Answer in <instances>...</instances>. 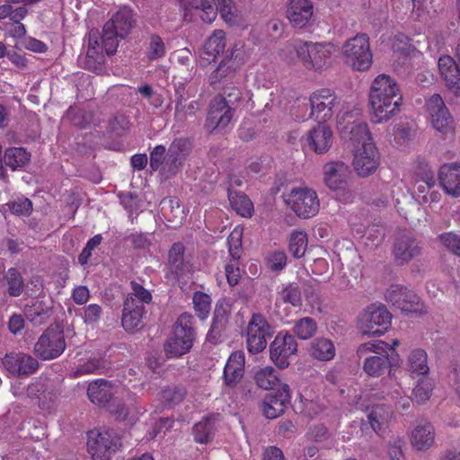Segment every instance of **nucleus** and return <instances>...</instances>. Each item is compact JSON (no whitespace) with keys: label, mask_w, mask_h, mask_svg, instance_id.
Masks as SVG:
<instances>
[{"label":"nucleus","mask_w":460,"mask_h":460,"mask_svg":"<svg viewBox=\"0 0 460 460\" xmlns=\"http://www.w3.org/2000/svg\"><path fill=\"white\" fill-rule=\"evenodd\" d=\"M119 36L115 31L106 30V27L103 26L101 42L107 55H113L116 52L119 45Z\"/></svg>","instance_id":"obj_56"},{"label":"nucleus","mask_w":460,"mask_h":460,"mask_svg":"<svg viewBox=\"0 0 460 460\" xmlns=\"http://www.w3.org/2000/svg\"><path fill=\"white\" fill-rule=\"evenodd\" d=\"M186 395V391L181 386H169L163 389L160 393V399L166 405L172 406L181 402Z\"/></svg>","instance_id":"obj_52"},{"label":"nucleus","mask_w":460,"mask_h":460,"mask_svg":"<svg viewBox=\"0 0 460 460\" xmlns=\"http://www.w3.org/2000/svg\"><path fill=\"white\" fill-rule=\"evenodd\" d=\"M216 418H204L193 427L195 441L207 444L213 439L216 431Z\"/></svg>","instance_id":"obj_40"},{"label":"nucleus","mask_w":460,"mask_h":460,"mask_svg":"<svg viewBox=\"0 0 460 460\" xmlns=\"http://www.w3.org/2000/svg\"><path fill=\"white\" fill-rule=\"evenodd\" d=\"M392 314L384 305L372 304L359 315L358 326L363 334L383 335L391 326Z\"/></svg>","instance_id":"obj_10"},{"label":"nucleus","mask_w":460,"mask_h":460,"mask_svg":"<svg viewBox=\"0 0 460 460\" xmlns=\"http://www.w3.org/2000/svg\"><path fill=\"white\" fill-rule=\"evenodd\" d=\"M64 332L58 327H49L34 346L35 354L43 360L58 358L66 349Z\"/></svg>","instance_id":"obj_11"},{"label":"nucleus","mask_w":460,"mask_h":460,"mask_svg":"<svg viewBox=\"0 0 460 460\" xmlns=\"http://www.w3.org/2000/svg\"><path fill=\"white\" fill-rule=\"evenodd\" d=\"M104 361L100 358H93L86 362L79 365L74 372V376L78 377L83 375L99 373L102 368H104Z\"/></svg>","instance_id":"obj_54"},{"label":"nucleus","mask_w":460,"mask_h":460,"mask_svg":"<svg viewBox=\"0 0 460 460\" xmlns=\"http://www.w3.org/2000/svg\"><path fill=\"white\" fill-rule=\"evenodd\" d=\"M428 111L434 128L447 135L453 130V119L439 94H433L427 102Z\"/></svg>","instance_id":"obj_19"},{"label":"nucleus","mask_w":460,"mask_h":460,"mask_svg":"<svg viewBox=\"0 0 460 460\" xmlns=\"http://www.w3.org/2000/svg\"><path fill=\"white\" fill-rule=\"evenodd\" d=\"M439 74L446 87L455 95L460 96V68L449 55H444L438 61Z\"/></svg>","instance_id":"obj_24"},{"label":"nucleus","mask_w":460,"mask_h":460,"mask_svg":"<svg viewBox=\"0 0 460 460\" xmlns=\"http://www.w3.org/2000/svg\"><path fill=\"white\" fill-rule=\"evenodd\" d=\"M190 143L183 138L175 139L170 146L168 153L174 157V159L184 163L190 152Z\"/></svg>","instance_id":"obj_55"},{"label":"nucleus","mask_w":460,"mask_h":460,"mask_svg":"<svg viewBox=\"0 0 460 460\" xmlns=\"http://www.w3.org/2000/svg\"><path fill=\"white\" fill-rule=\"evenodd\" d=\"M392 411L385 405H375L367 413L368 421L372 429L378 432L382 430L385 425L392 417Z\"/></svg>","instance_id":"obj_41"},{"label":"nucleus","mask_w":460,"mask_h":460,"mask_svg":"<svg viewBox=\"0 0 460 460\" xmlns=\"http://www.w3.org/2000/svg\"><path fill=\"white\" fill-rule=\"evenodd\" d=\"M193 321V316L188 313H183L178 317L172 333L164 344L168 357L178 358L190 349L195 337Z\"/></svg>","instance_id":"obj_7"},{"label":"nucleus","mask_w":460,"mask_h":460,"mask_svg":"<svg viewBox=\"0 0 460 460\" xmlns=\"http://www.w3.org/2000/svg\"><path fill=\"white\" fill-rule=\"evenodd\" d=\"M402 99L401 89L394 78L385 74L377 75L369 93L374 122L387 121L395 115L400 110Z\"/></svg>","instance_id":"obj_1"},{"label":"nucleus","mask_w":460,"mask_h":460,"mask_svg":"<svg viewBox=\"0 0 460 460\" xmlns=\"http://www.w3.org/2000/svg\"><path fill=\"white\" fill-rule=\"evenodd\" d=\"M185 248L182 243H174L169 251V266L174 274L181 276L189 270V261L184 257Z\"/></svg>","instance_id":"obj_38"},{"label":"nucleus","mask_w":460,"mask_h":460,"mask_svg":"<svg viewBox=\"0 0 460 460\" xmlns=\"http://www.w3.org/2000/svg\"><path fill=\"white\" fill-rule=\"evenodd\" d=\"M4 368L13 376H28L35 373L39 362L32 356L22 352H11L2 358Z\"/></svg>","instance_id":"obj_18"},{"label":"nucleus","mask_w":460,"mask_h":460,"mask_svg":"<svg viewBox=\"0 0 460 460\" xmlns=\"http://www.w3.org/2000/svg\"><path fill=\"white\" fill-rule=\"evenodd\" d=\"M431 391V384L428 380L422 379L412 390L413 400L418 403H423L429 399Z\"/></svg>","instance_id":"obj_60"},{"label":"nucleus","mask_w":460,"mask_h":460,"mask_svg":"<svg viewBox=\"0 0 460 460\" xmlns=\"http://www.w3.org/2000/svg\"><path fill=\"white\" fill-rule=\"evenodd\" d=\"M7 206L13 214L18 216H28L32 210V203L26 198L9 202Z\"/></svg>","instance_id":"obj_62"},{"label":"nucleus","mask_w":460,"mask_h":460,"mask_svg":"<svg viewBox=\"0 0 460 460\" xmlns=\"http://www.w3.org/2000/svg\"><path fill=\"white\" fill-rule=\"evenodd\" d=\"M24 314L34 325H40L49 317V306L42 300H32L25 305Z\"/></svg>","instance_id":"obj_37"},{"label":"nucleus","mask_w":460,"mask_h":460,"mask_svg":"<svg viewBox=\"0 0 460 460\" xmlns=\"http://www.w3.org/2000/svg\"><path fill=\"white\" fill-rule=\"evenodd\" d=\"M242 235L243 230L235 227L227 238L229 255L234 260H239L241 257Z\"/></svg>","instance_id":"obj_53"},{"label":"nucleus","mask_w":460,"mask_h":460,"mask_svg":"<svg viewBox=\"0 0 460 460\" xmlns=\"http://www.w3.org/2000/svg\"><path fill=\"white\" fill-rule=\"evenodd\" d=\"M389 344L381 340L360 344L357 356L362 360L363 371L369 376L379 377L390 371L393 360L388 353Z\"/></svg>","instance_id":"obj_3"},{"label":"nucleus","mask_w":460,"mask_h":460,"mask_svg":"<svg viewBox=\"0 0 460 460\" xmlns=\"http://www.w3.org/2000/svg\"><path fill=\"white\" fill-rule=\"evenodd\" d=\"M256 385L265 390L274 389L279 383L276 370L272 367H265L257 369L254 373Z\"/></svg>","instance_id":"obj_43"},{"label":"nucleus","mask_w":460,"mask_h":460,"mask_svg":"<svg viewBox=\"0 0 460 460\" xmlns=\"http://www.w3.org/2000/svg\"><path fill=\"white\" fill-rule=\"evenodd\" d=\"M313 16V4L309 0H289L287 17L295 28H304Z\"/></svg>","instance_id":"obj_26"},{"label":"nucleus","mask_w":460,"mask_h":460,"mask_svg":"<svg viewBox=\"0 0 460 460\" xmlns=\"http://www.w3.org/2000/svg\"><path fill=\"white\" fill-rule=\"evenodd\" d=\"M438 179L444 190L453 196H460V164H445L440 167Z\"/></svg>","instance_id":"obj_29"},{"label":"nucleus","mask_w":460,"mask_h":460,"mask_svg":"<svg viewBox=\"0 0 460 460\" xmlns=\"http://www.w3.org/2000/svg\"><path fill=\"white\" fill-rule=\"evenodd\" d=\"M288 203L291 209L303 218L315 216L320 207L316 192L306 187L292 190L288 195Z\"/></svg>","instance_id":"obj_12"},{"label":"nucleus","mask_w":460,"mask_h":460,"mask_svg":"<svg viewBox=\"0 0 460 460\" xmlns=\"http://www.w3.org/2000/svg\"><path fill=\"white\" fill-rule=\"evenodd\" d=\"M146 314V309L133 305L132 301L124 302L121 323L127 332L138 330L143 325V319Z\"/></svg>","instance_id":"obj_33"},{"label":"nucleus","mask_w":460,"mask_h":460,"mask_svg":"<svg viewBox=\"0 0 460 460\" xmlns=\"http://www.w3.org/2000/svg\"><path fill=\"white\" fill-rule=\"evenodd\" d=\"M114 394L111 382L104 379L91 383L87 389V395L91 402L105 408L112 402Z\"/></svg>","instance_id":"obj_31"},{"label":"nucleus","mask_w":460,"mask_h":460,"mask_svg":"<svg viewBox=\"0 0 460 460\" xmlns=\"http://www.w3.org/2000/svg\"><path fill=\"white\" fill-rule=\"evenodd\" d=\"M245 357L241 350L233 352L224 368V382L228 387H234L244 374Z\"/></svg>","instance_id":"obj_28"},{"label":"nucleus","mask_w":460,"mask_h":460,"mask_svg":"<svg viewBox=\"0 0 460 460\" xmlns=\"http://www.w3.org/2000/svg\"><path fill=\"white\" fill-rule=\"evenodd\" d=\"M438 240L447 250L460 256V235L445 233L438 236Z\"/></svg>","instance_id":"obj_61"},{"label":"nucleus","mask_w":460,"mask_h":460,"mask_svg":"<svg viewBox=\"0 0 460 460\" xmlns=\"http://www.w3.org/2000/svg\"><path fill=\"white\" fill-rule=\"evenodd\" d=\"M119 447V438L107 430L88 433L87 447L93 460H109Z\"/></svg>","instance_id":"obj_14"},{"label":"nucleus","mask_w":460,"mask_h":460,"mask_svg":"<svg viewBox=\"0 0 460 460\" xmlns=\"http://www.w3.org/2000/svg\"><path fill=\"white\" fill-rule=\"evenodd\" d=\"M350 171L342 162L329 163L324 166V181L333 190L344 191Z\"/></svg>","instance_id":"obj_25"},{"label":"nucleus","mask_w":460,"mask_h":460,"mask_svg":"<svg viewBox=\"0 0 460 460\" xmlns=\"http://www.w3.org/2000/svg\"><path fill=\"white\" fill-rule=\"evenodd\" d=\"M104 60L105 57L102 50L87 49L84 60V67L95 74H102L104 71Z\"/></svg>","instance_id":"obj_49"},{"label":"nucleus","mask_w":460,"mask_h":460,"mask_svg":"<svg viewBox=\"0 0 460 460\" xmlns=\"http://www.w3.org/2000/svg\"><path fill=\"white\" fill-rule=\"evenodd\" d=\"M291 52L296 53V57L301 62L303 66L308 70L322 72L332 65L333 54L336 52V47L328 41H311L296 40L286 44L281 50L283 59L291 62L293 58L289 56Z\"/></svg>","instance_id":"obj_2"},{"label":"nucleus","mask_w":460,"mask_h":460,"mask_svg":"<svg viewBox=\"0 0 460 460\" xmlns=\"http://www.w3.org/2000/svg\"><path fill=\"white\" fill-rule=\"evenodd\" d=\"M380 164L378 151L373 142L358 146L355 150L353 166L361 177H367L376 171Z\"/></svg>","instance_id":"obj_17"},{"label":"nucleus","mask_w":460,"mask_h":460,"mask_svg":"<svg viewBox=\"0 0 460 460\" xmlns=\"http://www.w3.org/2000/svg\"><path fill=\"white\" fill-rule=\"evenodd\" d=\"M291 398L290 389L287 384L279 385L275 394L267 395L263 400V412L268 419L281 415Z\"/></svg>","instance_id":"obj_22"},{"label":"nucleus","mask_w":460,"mask_h":460,"mask_svg":"<svg viewBox=\"0 0 460 460\" xmlns=\"http://www.w3.org/2000/svg\"><path fill=\"white\" fill-rule=\"evenodd\" d=\"M175 89V111L174 119L177 121L183 122L188 116H194L201 108L199 101H191L188 102L190 97L189 90H187L181 82L174 84Z\"/></svg>","instance_id":"obj_23"},{"label":"nucleus","mask_w":460,"mask_h":460,"mask_svg":"<svg viewBox=\"0 0 460 460\" xmlns=\"http://www.w3.org/2000/svg\"><path fill=\"white\" fill-rule=\"evenodd\" d=\"M226 323L227 312L223 308V306L217 305L211 328L207 336L208 340L213 343H217L222 332L225 330Z\"/></svg>","instance_id":"obj_42"},{"label":"nucleus","mask_w":460,"mask_h":460,"mask_svg":"<svg viewBox=\"0 0 460 460\" xmlns=\"http://www.w3.org/2000/svg\"><path fill=\"white\" fill-rule=\"evenodd\" d=\"M193 305L198 317L206 319L211 309V298L203 292H196L193 296Z\"/></svg>","instance_id":"obj_51"},{"label":"nucleus","mask_w":460,"mask_h":460,"mask_svg":"<svg viewBox=\"0 0 460 460\" xmlns=\"http://www.w3.org/2000/svg\"><path fill=\"white\" fill-rule=\"evenodd\" d=\"M308 352L314 359L329 361L334 358L336 349L332 340L320 337L310 342Z\"/></svg>","instance_id":"obj_35"},{"label":"nucleus","mask_w":460,"mask_h":460,"mask_svg":"<svg viewBox=\"0 0 460 460\" xmlns=\"http://www.w3.org/2000/svg\"><path fill=\"white\" fill-rule=\"evenodd\" d=\"M233 115L234 109L228 106L222 95H217L209 104L205 128L210 132L216 129H223L230 123Z\"/></svg>","instance_id":"obj_16"},{"label":"nucleus","mask_w":460,"mask_h":460,"mask_svg":"<svg viewBox=\"0 0 460 460\" xmlns=\"http://www.w3.org/2000/svg\"><path fill=\"white\" fill-rule=\"evenodd\" d=\"M246 55L242 42L235 43L230 49L229 55L223 59L208 77L214 89L232 84L237 81L238 71L244 64Z\"/></svg>","instance_id":"obj_6"},{"label":"nucleus","mask_w":460,"mask_h":460,"mask_svg":"<svg viewBox=\"0 0 460 460\" xmlns=\"http://www.w3.org/2000/svg\"><path fill=\"white\" fill-rule=\"evenodd\" d=\"M165 55V46L158 35H152L148 47L149 59H157Z\"/></svg>","instance_id":"obj_63"},{"label":"nucleus","mask_w":460,"mask_h":460,"mask_svg":"<svg viewBox=\"0 0 460 460\" xmlns=\"http://www.w3.org/2000/svg\"><path fill=\"white\" fill-rule=\"evenodd\" d=\"M344 62L353 70L366 71L373 61L369 39L365 33H358L348 40L342 48Z\"/></svg>","instance_id":"obj_8"},{"label":"nucleus","mask_w":460,"mask_h":460,"mask_svg":"<svg viewBox=\"0 0 460 460\" xmlns=\"http://www.w3.org/2000/svg\"><path fill=\"white\" fill-rule=\"evenodd\" d=\"M281 299L285 303L297 306L301 304V292L297 284L289 283L280 293Z\"/></svg>","instance_id":"obj_57"},{"label":"nucleus","mask_w":460,"mask_h":460,"mask_svg":"<svg viewBox=\"0 0 460 460\" xmlns=\"http://www.w3.org/2000/svg\"><path fill=\"white\" fill-rule=\"evenodd\" d=\"M266 261L270 270L279 272L287 265V254L282 251H274L269 253Z\"/></svg>","instance_id":"obj_59"},{"label":"nucleus","mask_w":460,"mask_h":460,"mask_svg":"<svg viewBox=\"0 0 460 460\" xmlns=\"http://www.w3.org/2000/svg\"><path fill=\"white\" fill-rule=\"evenodd\" d=\"M408 367L411 374L425 375L429 372L427 354L422 349H415L411 352L408 358Z\"/></svg>","instance_id":"obj_46"},{"label":"nucleus","mask_w":460,"mask_h":460,"mask_svg":"<svg viewBox=\"0 0 460 460\" xmlns=\"http://www.w3.org/2000/svg\"><path fill=\"white\" fill-rule=\"evenodd\" d=\"M184 5L199 12L201 20L211 23L217 17V10L214 6L215 0H184ZM219 13L224 21L231 26H244L245 19L242 12L231 0H216Z\"/></svg>","instance_id":"obj_4"},{"label":"nucleus","mask_w":460,"mask_h":460,"mask_svg":"<svg viewBox=\"0 0 460 460\" xmlns=\"http://www.w3.org/2000/svg\"><path fill=\"white\" fill-rule=\"evenodd\" d=\"M226 49V33L222 30H217L206 40L203 50L202 58L208 62L214 61L216 58L224 52Z\"/></svg>","instance_id":"obj_36"},{"label":"nucleus","mask_w":460,"mask_h":460,"mask_svg":"<svg viewBox=\"0 0 460 460\" xmlns=\"http://www.w3.org/2000/svg\"><path fill=\"white\" fill-rule=\"evenodd\" d=\"M317 323L312 317H303L294 322L292 331L300 340H308L317 332Z\"/></svg>","instance_id":"obj_44"},{"label":"nucleus","mask_w":460,"mask_h":460,"mask_svg":"<svg viewBox=\"0 0 460 460\" xmlns=\"http://www.w3.org/2000/svg\"><path fill=\"white\" fill-rule=\"evenodd\" d=\"M30 158L31 155L22 147H9L4 154V163L12 171L23 167Z\"/></svg>","instance_id":"obj_39"},{"label":"nucleus","mask_w":460,"mask_h":460,"mask_svg":"<svg viewBox=\"0 0 460 460\" xmlns=\"http://www.w3.org/2000/svg\"><path fill=\"white\" fill-rule=\"evenodd\" d=\"M410 440L416 450H428L435 442L434 427L429 421H420L411 431Z\"/></svg>","instance_id":"obj_30"},{"label":"nucleus","mask_w":460,"mask_h":460,"mask_svg":"<svg viewBox=\"0 0 460 460\" xmlns=\"http://www.w3.org/2000/svg\"><path fill=\"white\" fill-rule=\"evenodd\" d=\"M297 351V342L289 333L279 332L270 345V358L279 368L289 366V358Z\"/></svg>","instance_id":"obj_15"},{"label":"nucleus","mask_w":460,"mask_h":460,"mask_svg":"<svg viewBox=\"0 0 460 460\" xmlns=\"http://www.w3.org/2000/svg\"><path fill=\"white\" fill-rule=\"evenodd\" d=\"M385 299L402 312L419 310V296L413 291L399 284H393L389 287L385 292Z\"/></svg>","instance_id":"obj_20"},{"label":"nucleus","mask_w":460,"mask_h":460,"mask_svg":"<svg viewBox=\"0 0 460 460\" xmlns=\"http://www.w3.org/2000/svg\"><path fill=\"white\" fill-rule=\"evenodd\" d=\"M361 108L354 105L343 108L338 114V128L341 137L353 145L362 146L372 142L367 124L360 119Z\"/></svg>","instance_id":"obj_5"},{"label":"nucleus","mask_w":460,"mask_h":460,"mask_svg":"<svg viewBox=\"0 0 460 460\" xmlns=\"http://www.w3.org/2000/svg\"><path fill=\"white\" fill-rule=\"evenodd\" d=\"M305 143L315 153H325L332 146V131L324 123H318L307 133Z\"/></svg>","instance_id":"obj_27"},{"label":"nucleus","mask_w":460,"mask_h":460,"mask_svg":"<svg viewBox=\"0 0 460 460\" xmlns=\"http://www.w3.org/2000/svg\"><path fill=\"white\" fill-rule=\"evenodd\" d=\"M102 315V308L98 304H90L84 308L83 319L86 324L97 323Z\"/></svg>","instance_id":"obj_64"},{"label":"nucleus","mask_w":460,"mask_h":460,"mask_svg":"<svg viewBox=\"0 0 460 460\" xmlns=\"http://www.w3.org/2000/svg\"><path fill=\"white\" fill-rule=\"evenodd\" d=\"M274 330L261 314H253L244 329L246 349L251 355L262 352Z\"/></svg>","instance_id":"obj_9"},{"label":"nucleus","mask_w":460,"mask_h":460,"mask_svg":"<svg viewBox=\"0 0 460 460\" xmlns=\"http://www.w3.org/2000/svg\"><path fill=\"white\" fill-rule=\"evenodd\" d=\"M160 211L164 217L172 224V227L181 225L185 217L183 207L174 198H164L160 202Z\"/></svg>","instance_id":"obj_34"},{"label":"nucleus","mask_w":460,"mask_h":460,"mask_svg":"<svg viewBox=\"0 0 460 460\" xmlns=\"http://www.w3.org/2000/svg\"><path fill=\"white\" fill-rule=\"evenodd\" d=\"M173 420L170 418H161L156 420L148 433L149 439L162 438L166 432L172 427Z\"/></svg>","instance_id":"obj_58"},{"label":"nucleus","mask_w":460,"mask_h":460,"mask_svg":"<svg viewBox=\"0 0 460 460\" xmlns=\"http://www.w3.org/2000/svg\"><path fill=\"white\" fill-rule=\"evenodd\" d=\"M228 198L232 208L243 217H251L253 209L252 202L242 193L228 191Z\"/></svg>","instance_id":"obj_45"},{"label":"nucleus","mask_w":460,"mask_h":460,"mask_svg":"<svg viewBox=\"0 0 460 460\" xmlns=\"http://www.w3.org/2000/svg\"><path fill=\"white\" fill-rule=\"evenodd\" d=\"M307 243V234L303 231L295 230L290 234L289 252L295 258H302L305 253Z\"/></svg>","instance_id":"obj_48"},{"label":"nucleus","mask_w":460,"mask_h":460,"mask_svg":"<svg viewBox=\"0 0 460 460\" xmlns=\"http://www.w3.org/2000/svg\"><path fill=\"white\" fill-rule=\"evenodd\" d=\"M5 279L8 286V294L11 296H21L24 288V280L21 273L15 268H11L5 274Z\"/></svg>","instance_id":"obj_50"},{"label":"nucleus","mask_w":460,"mask_h":460,"mask_svg":"<svg viewBox=\"0 0 460 460\" xmlns=\"http://www.w3.org/2000/svg\"><path fill=\"white\" fill-rule=\"evenodd\" d=\"M310 117L318 123H324L332 119L340 106L337 96L329 89H321L313 93L310 97Z\"/></svg>","instance_id":"obj_13"},{"label":"nucleus","mask_w":460,"mask_h":460,"mask_svg":"<svg viewBox=\"0 0 460 460\" xmlns=\"http://www.w3.org/2000/svg\"><path fill=\"white\" fill-rule=\"evenodd\" d=\"M421 248L414 236L408 232L399 234L394 243V255L400 264L408 263L420 254Z\"/></svg>","instance_id":"obj_21"},{"label":"nucleus","mask_w":460,"mask_h":460,"mask_svg":"<svg viewBox=\"0 0 460 460\" xmlns=\"http://www.w3.org/2000/svg\"><path fill=\"white\" fill-rule=\"evenodd\" d=\"M419 180L416 188L419 193H425L435 185L434 172L427 164H420L416 172Z\"/></svg>","instance_id":"obj_47"},{"label":"nucleus","mask_w":460,"mask_h":460,"mask_svg":"<svg viewBox=\"0 0 460 460\" xmlns=\"http://www.w3.org/2000/svg\"><path fill=\"white\" fill-rule=\"evenodd\" d=\"M133 22L132 11L128 7H121L104 26L106 30H112L119 36V39H123L130 31Z\"/></svg>","instance_id":"obj_32"}]
</instances>
